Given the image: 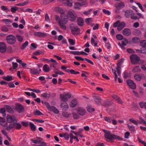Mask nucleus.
I'll return each instance as SVG.
<instances>
[{"label": "nucleus", "mask_w": 146, "mask_h": 146, "mask_svg": "<svg viewBox=\"0 0 146 146\" xmlns=\"http://www.w3.org/2000/svg\"><path fill=\"white\" fill-rule=\"evenodd\" d=\"M60 21L59 22V24L60 27L62 29L65 30L66 27L65 25L68 22V19L66 15L65 14L60 16Z\"/></svg>", "instance_id": "f257e3e1"}, {"label": "nucleus", "mask_w": 146, "mask_h": 146, "mask_svg": "<svg viewBox=\"0 0 146 146\" xmlns=\"http://www.w3.org/2000/svg\"><path fill=\"white\" fill-rule=\"evenodd\" d=\"M72 33L74 35H78L80 33V29L78 27L74 24H72L70 26Z\"/></svg>", "instance_id": "f03ea898"}, {"label": "nucleus", "mask_w": 146, "mask_h": 146, "mask_svg": "<svg viewBox=\"0 0 146 146\" xmlns=\"http://www.w3.org/2000/svg\"><path fill=\"white\" fill-rule=\"evenodd\" d=\"M6 40L8 44L13 45L16 42V38L15 36L12 35H9L7 36Z\"/></svg>", "instance_id": "7ed1b4c3"}, {"label": "nucleus", "mask_w": 146, "mask_h": 146, "mask_svg": "<svg viewBox=\"0 0 146 146\" xmlns=\"http://www.w3.org/2000/svg\"><path fill=\"white\" fill-rule=\"evenodd\" d=\"M71 96L70 94L64 92L62 94H60V98L61 100L66 102L68 100V99L70 98Z\"/></svg>", "instance_id": "20e7f679"}, {"label": "nucleus", "mask_w": 146, "mask_h": 146, "mask_svg": "<svg viewBox=\"0 0 146 146\" xmlns=\"http://www.w3.org/2000/svg\"><path fill=\"white\" fill-rule=\"evenodd\" d=\"M130 59L131 63L134 64L138 62L139 58L137 55L132 54L130 56Z\"/></svg>", "instance_id": "39448f33"}, {"label": "nucleus", "mask_w": 146, "mask_h": 146, "mask_svg": "<svg viewBox=\"0 0 146 146\" xmlns=\"http://www.w3.org/2000/svg\"><path fill=\"white\" fill-rule=\"evenodd\" d=\"M38 68L37 69L34 68L30 69V72L31 73L34 75H37L40 74L41 71V70L40 69V67L39 65H38Z\"/></svg>", "instance_id": "423d86ee"}, {"label": "nucleus", "mask_w": 146, "mask_h": 146, "mask_svg": "<svg viewBox=\"0 0 146 146\" xmlns=\"http://www.w3.org/2000/svg\"><path fill=\"white\" fill-rule=\"evenodd\" d=\"M127 83L128 85L131 89L134 90L136 88L135 84L131 80H127Z\"/></svg>", "instance_id": "0eeeda50"}, {"label": "nucleus", "mask_w": 146, "mask_h": 146, "mask_svg": "<svg viewBox=\"0 0 146 146\" xmlns=\"http://www.w3.org/2000/svg\"><path fill=\"white\" fill-rule=\"evenodd\" d=\"M7 120L8 122L11 123L13 122H16L17 120L14 116H12L11 115H7Z\"/></svg>", "instance_id": "6e6552de"}, {"label": "nucleus", "mask_w": 146, "mask_h": 146, "mask_svg": "<svg viewBox=\"0 0 146 146\" xmlns=\"http://www.w3.org/2000/svg\"><path fill=\"white\" fill-rule=\"evenodd\" d=\"M16 108L19 113H22L24 111L23 106L19 104H17L16 105Z\"/></svg>", "instance_id": "1a4fd4ad"}, {"label": "nucleus", "mask_w": 146, "mask_h": 146, "mask_svg": "<svg viewBox=\"0 0 146 146\" xmlns=\"http://www.w3.org/2000/svg\"><path fill=\"white\" fill-rule=\"evenodd\" d=\"M7 46L3 42H0V52L1 53H4L6 50Z\"/></svg>", "instance_id": "9d476101"}, {"label": "nucleus", "mask_w": 146, "mask_h": 146, "mask_svg": "<svg viewBox=\"0 0 146 146\" xmlns=\"http://www.w3.org/2000/svg\"><path fill=\"white\" fill-rule=\"evenodd\" d=\"M77 112L78 114L80 115L83 116L86 113V110L83 108L78 107L77 109Z\"/></svg>", "instance_id": "9b49d317"}, {"label": "nucleus", "mask_w": 146, "mask_h": 146, "mask_svg": "<svg viewBox=\"0 0 146 146\" xmlns=\"http://www.w3.org/2000/svg\"><path fill=\"white\" fill-rule=\"evenodd\" d=\"M114 134L111 135L110 132L109 131H108L104 134L105 138L110 140H112L114 139Z\"/></svg>", "instance_id": "f8f14e48"}, {"label": "nucleus", "mask_w": 146, "mask_h": 146, "mask_svg": "<svg viewBox=\"0 0 146 146\" xmlns=\"http://www.w3.org/2000/svg\"><path fill=\"white\" fill-rule=\"evenodd\" d=\"M115 6L116 9L119 10L124 7L125 4L123 2H121L117 3Z\"/></svg>", "instance_id": "ddd939ff"}, {"label": "nucleus", "mask_w": 146, "mask_h": 146, "mask_svg": "<svg viewBox=\"0 0 146 146\" xmlns=\"http://www.w3.org/2000/svg\"><path fill=\"white\" fill-rule=\"evenodd\" d=\"M94 100L95 103L98 105H101L102 104V99L99 96H95L94 97Z\"/></svg>", "instance_id": "4468645a"}, {"label": "nucleus", "mask_w": 146, "mask_h": 146, "mask_svg": "<svg viewBox=\"0 0 146 146\" xmlns=\"http://www.w3.org/2000/svg\"><path fill=\"white\" fill-rule=\"evenodd\" d=\"M86 4V2L85 1H82L81 3L76 2L75 3L74 7L76 9H80V6Z\"/></svg>", "instance_id": "2eb2a0df"}, {"label": "nucleus", "mask_w": 146, "mask_h": 146, "mask_svg": "<svg viewBox=\"0 0 146 146\" xmlns=\"http://www.w3.org/2000/svg\"><path fill=\"white\" fill-rule=\"evenodd\" d=\"M69 17L70 20L72 21H73L75 20L76 19V17L73 13L72 12L69 11L68 13Z\"/></svg>", "instance_id": "dca6fc26"}, {"label": "nucleus", "mask_w": 146, "mask_h": 146, "mask_svg": "<svg viewBox=\"0 0 146 146\" xmlns=\"http://www.w3.org/2000/svg\"><path fill=\"white\" fill-rule=\"evenodd\" d=\"M131 33V30L129 29L125 28L123 31V34L126 36L130 35Z\"/></svg>", "instance_id": "f3484780"}, {"label": "nucleus", "mask_w": 146, "mask_h": 146, "mask_svg": "<svg viewBox=\"0 0 146 146\" xmlns=\"http://www.w3.org/2000/svg\"><path fill=\"white\" fill-rule=\"evenodd\" d=\"M112 97L113 99L117 101L118 103L121 104H122L123 102L121 99L117 95H113L112 96Z\"/></svg>", "instance_id": "a211bd4d"}, {"label": "nucleus", "mask_w": 146, "mask_h": 146, "mask_svg": "<svg viewBox=\"0 0 146 146\" xmlns=\"http://www.w3.org/2000/svg\"><path fill=\"white\" fill-rule=\"evenodd\" d=\"M34 35L35 36L41 37H44L47 36L46 33L39 32H35L34 33Z\"/></svg>", "instance_id": "6ab92c4d"}, {"label": "nucleus", "mask_w": 146, "mask_h": 146, "mask_svg": "<svg viewBox=\"0 0 146 146\" xmlns=\"http://www.w3.org/2000/svg\"><path fill=\"white\" fill-rule=\"evenodd\" d=\"M31 141L34 143H38L40 144L42 141V139L40 137H37L36 139H31Z\"/></svg>", "instance_id": "aec40b11"}, {"label": "nucleus", "mask_w": 146, "mask_h": 146, "mask_svg": "<svg viewBox=\"0 0 146 146\" xmlns=\"http://www.w3.org/2000/svg\"><path fill=\"white\" fill-rule=\"evenodd\" d=\"M61 108L64 110H67L68 109V106L65 102L62 103L60 105Z\"/></svg>", "instance_id": "412c9836"}, {"label": "nucleus", "mask_w": 146, "mask_h": 146, "mask_svg": "<svg viewBox=\"0 0 146 146\" xmlns=\"http://www.w3.org/2000/svg\"><path fill=\"white\" fill-rule=\"evenodd\" d=\"M78 25L80 26H82L83 25L84 21L83 19L81 17H79L78 18L77 20Z\"/></svg>", "instance_id": "4be33fe9"}, {"label": "nucleus", "mask_w": 146, "mask_h": 146, "mask_svg": "<svg viewBox=\"0 0 146 146\" xmlns=\"http://www.w3.org/2000/svg\"><path fill=\"white\" fill-rule=\"evenodd\" d=\"M14 123H10V124L9 125H6L5 127V129H6L7 130H10L11 129L13 128L15 126V122H13Z\"/></svg>", "instance_id": "5701e85b"}, {"label": "nucleus", "mask_w": 146, "mask_h": 146, "mask_svg": "<svg viewBox=\"0 0 146 146\" xmlns=\"http://www.w3.org/2000/svg\"><path fill=\"white\" fill-rule=\"evenodd\" d=\"M0 124L2 126L5 127L7 125V123L5 121V119L0 117Z\"/></svg>", "instance_id": "b1692460"}, {"label": "nucleus", "mask_w": 146, "mask_h": 146, "mask_svg": "<svg viewBox=\"0 0 146 146\" xmlns=\"http://www.w3.org/2000/svg\"><path fill=\"white\" fill-rule=\"evenodd\" d=\"M125 24L124 22H120L119 26L117 27V30L119 31L121 30L125 27Z\"/></svg>", "instance_id": "393cba45"}, {"label": "nucleus", "mask_w": 146, "mask_h": 146, "mask_svg": "<svg viewBox=\"0 0 146 146\" xmlns=\"http://www.w3.org/2000/svg\"><path fill=\"white\" fill-rule=\"evenodd\" d=\"M125 16L127 18H128L130 15L133 13V11L130 10H127L125 12Z\"/></svg>", "instance_id": "a878e982"}, {"label": "nucleus", "mask_w": 146, "mask_h": 146, "mask_svg": "<svg viewBox=\"0 0 146 146\" xmlns=\"http://www.w3.org/2000/svg\"><path fill=\"white\" fill-rule=\"evenodd\" d=\"M77 102L76 99H74L70 102V106L71 107H74L76 105Z\"/></svg>", "instance_id": "bb28decb"}, {"label": "nucleus", "mask_w": 146, "mask_h": 146, "mask_svg": "<svg viewBox=\"0 0 146 146\" xmlns=\"http://www.w3.org/2000/svg\"><path fill=\"white\" fill-rule=\"evenodd\" d=\"M6 111L10 113H13L14 111L12 108L9 106L8 105H5V106Z\"/></svg>", "instance_id": "cd10ccee"}, {"label": "nucleus", "mask_w": 146, "mask_h": 146, "mask_svg": "<svg viewBox=\"0 0 146 146\" xmlns=\"http://www.w3.org/2000/svg\"><path fill=\"white\" fill-rule=\"evenodd\" d=\"M3 21L5 22L7 25L9 27L11 26L10 23L13 22V21L10 20L8 19H4L2 20Z\"/></svg>", "instance_id": "c85d7f7f"}, {"label": "nucleus", "mask_w": 146, "mask_h": 146, "mask_svg": "<svg viewBox=\"0 0 146 146\" xmlns=\"http://www.w3.org/2000/svg\"><path fill=\"white\" fill-rule=\"evenodd\" d=\"M63 3L65 5L71 7L72 5V3L69 0H66L63 1Z\"/></svg>", "instance_id": "c756f323"}, {"label": "nucleus", "mask_w": 146, "mask_h": 146, "mask_svg": "<svg viewBox=\"0 0 146 146\" xmlns=\"http://www.w3.org/2000/svg\"><path fill=\"white\" fill-rule=\"evenodd\" d=\"M66 72L68 73L70 72L72 74H79L80 72L78 71H75L73 69L70 70L69 69H66Z\"/></svg>", "instance_id": "7c9ffc66"}, {"label": "nucleus", "mask_w": 146, "mask_h": 146, "mask_svg": "<svg viewBox=\"0 0 146 146\" xmlns=\"http://www.w3.org/2000/svg\"><path fill=\"white\" fill-rule=\"evenodd\" d=\"M140 45L142 47L141 48H145V49L146 50V40H141L140 42Z\"/></svg>", "instance_id": "2f4dec72"}, {"label": "nucleus", "mask_w": 146, "mask_h": 146, "mask_svg": "<svg viewBox=\"0 0 146 146\" xmlns=\"http://www.w3.org/2000/svg\"><path fill=\"white\" fill-rule=\"evenodd\" d=\"M3 79L8 81H9L13 80L12 76L9 75L7 76H3Z\"/></svg>", "instance_id": "473e14b6"}, {"label": "nucleus", "mask_w": 146, "mask_h": 146, "mask_svg": "<svg viewBox=\"0 0 146 146\" xmlns=\"http://www.w3.org/2000/svg\"><path fill=\"white\" fill-rule=\"evenodd\" d=\"M50 110L52 111L54 113L56 114H58L59 113V111L54 106H52L51 109Z\"/></svg>", "instance_id": "72a5a7b5"}, {"label": "nucleus", "mask_w": 146, "mask_h": 146, "mask_svg": "<svg viewBox=\"0 0 146 146\" xmlns=\"http://www.w3.org/2000/svg\"><path fill=\"white\" fill-rule=\"evenodd\" d=\"M16 39L17 38L18 41L21 42H23V37L22 36L19 35H17L15 36Z\"/></svg>", "instance_id": "f704fd0d"}, {"label": "nucleus", "mask_w": 146, "mask_h": 146, "mask_svg": "<svg viewBox=\"0 0 146 146\" xmlns=\"http://www.w3.org/2000/svg\"><path fill=\"white\" fill-rule=\"evenodd\" d=\"M127 44L125 43L123 41H122L121 44L120 42L118 43V44L122 49H125V48L124 47V46H126L127 45Z\"/></svg>", "instance_id": "c9c22d12"}, {"label": "nucleus", "mask_w": 146, "mask_h": 146, "mask_svg": "<svg viewBox=\"0 0 146 146\" xmlns=\"http://www.w3.org/2000/svg\"><path fill=\"white\" fill-rule=\"evenodd\" d=\"M43 70L45 72H48L50 71L48 66L46 64H44L43 66Z\"/></svg>", "instance_id": "e433bc0d"}, {"label": "nucleus", "mask_w": 146, "mask_h": 146, "mask_svg": "<svg viewBox=\"0 0 146 146\" xmlns=\"http://www.w3.org/2000/svg\"><path fill=\"white\" fill-rule=\"evenodd\" d=\"M144 49L145 48H141L140 50L139 49H136V51L139 53H144L146 54V50H144Z\"/></svg>", "instance_id": "4c0bfd02"}, {"label": "nucleus", "mask_w": 146, "mask_h": 146, "mask_svg": "<svg viewBox=\"0 0 146 146\" xmlns=\"http://www.w3.org/2000/svg\"><path fill=\"white\" fill-rule=\"evenodd\" d=\"M123 74V78L125 79H126L127 78H129L130 76V73L127 72L126 71H125L124 72Z\"/></svg>", "instance_id": "58836bf2"}, {"label": "nucleus", "mask_w": 146, "mask_h": 146, "mask_svg": "<svg viewBox=\"0 0 146 146\" xmlns=\"http://www.w3.org/2000/svg\"><path fill=\"white\" fill-rule=\"evenodd\" d=\"M50 92L47 93V92L41 94L42 97L44 98H49L50 96Z\"/></svg>", "instance_id": "ea45409f"}, {"label": "nucleus", "mask_w": 146, "mask_h": 146, "mask_svg": "<svg viewBox=\"0 0 146 146\" xmlns=\"http://www.w3.org/2000/svg\"><path fill=\"white\" fill-rule=\"evenodd\" d=\"M141 70L139 67L138 66L135 67L132 70V71L134 72H139Z\"/></svg>", "instance_id": "a19ab883"}, {"label": "nucleus", "mask_w": 146, "mask_h": 146, "mask_svg": "<svg viewBox=\"0 0 146 146\" xmlns=\"http://www.w3.org/2000/svg\"><path fill=\"white\" fill-rule=\"evenodd\" d=\"M134 77L136 80L139 81L141 80L142 76L141 75L136 74L135 75Z\"/></svg>", "instance_id": "79ce46f5"}, {"label": "nucleus", "mask_w": 146, "mask_h": 146, "mask_svg": "<svg viewBox=\"0 0 146 146\" xmlns=\"http://www.w3.org/2000/svg\"><path fill=\"white\" fill-rule=\"evenodd\" d=\"M29 125L32 131H35L36 130V127L33 123L30 122Z\"/></svg>", "instance_id": "37998d69"}, {"label": "nucleus", "mask_w": 146, "mask_h": 146, "mask_svg": "<svg viewBox=\"0 0 146 146\" xmlns=\"http://www.w3.org/2000/svg\"><path fill=\"white\" fill-rule=\"evenodd\" d=\"M86 109L89 112H92L95 111V109L92 108L90 106H88L86 107Z\"/></svg>", "instance_id": "c03bdc74"}, {"label": "nucleus", "mask_w": 146, "mask_h": 146, "mask_svg": "<svg viewBox=\"0 0 146 146\" xmlns=\"http://www.w3.org/2000/svg\"><path fill=\"white\" fill-rule=\"evenodd\" d=\"M139 105L141 108H142L144 107L146 109V102H141L139 103Z\"/></svg>", "instance_id": "a18cd8bd"}, {"label": "nucleus", "mask_w": 146, "mask_h": 146, "mask_svg": "<svg viewBox=\"0 0 146 146\" xmlns=\"http://www.w3.org/2000/svg\"><path fill=\"white\" fill-rule=\"evenodd\" d=\"M18 8V7H16L12 6L11 8V10L12 13H15Z\"/></svg>", "instance_id": "49530a36"}, {"label": "nucleus", "mask_w": 146, "mask_h": 146, "mask_svg": "<svg viewBox=\"0 0 146 146\" xmlns=\"http://www.w3.org/2000/svg\"><path fill=\"white\" fill-rule=\"evenodd\" d=\"M1 9L5 12H9L10 11V9H8L6 6L3 5L1 6Z\"/></svg>", "instance_id": "de8ad7c7"}, {"label": "nucleus", "mask_w": 146, "mask_h": 146, "mask_svg": "<svg viewBox=\"0 0 146 146\" xmlns=\"http://www.w3.org/2000/svg\"><path fill=\"white\" fill-rule=\"evenodd\" d=\"M34 114L35 115H43V114L39 110H36L34 112Z\"/></svg>", "instance_id": "09e8293b"}, {"label": "nucleus", "mask_w": 146, "mask_h": 146, "mask_svg": "<svg viewBox=\"0 0 146 146\" xmlns=\"http://www.w3.org/2000/svg\"><path fill=\"white\" fill-rule=\"evenodd\" d=\"M104 119L106 121L110 123L112 120V118L111 117H105Z\"/></svg>", "instance_id": "8fccbe9b"}, {"label": "nucleus", "mask_w": 146, "mask_h": 146, "mask_svg": "<svg viewBox=\"0 0 146 146\" xmlns=\"http://www.w3.org/2000/svg\"><path fill=\"white\" fill-rule=\"evenodd\" d=\"M129 130L132 132H134L135 131L134 127L133 125H130L127 124Z\"/></svg>", "instance_id": "3c124183"}, {"label": "nucleus", "mask_w": 146, "mask_h": 146, "mask_svg": "<svg viewBox=\"0 0 146 146\" xmlns=\"http://www.w3.org/2000/svg\"><path fill=\"white\" fill-rule=\"evenodd\" d=\"M73 118L74 119H77L79 118V115L76 113L73 112L72 113Z\"/></svg>", "instance_id": "603ef678"}, {"label": "nucleus", "mask_w": 146, "mask_h": 146, "mask_svg": "<svg viewBox=\"0 0 146 146\" xmlns=\"http://www.w3.org/2000/svg\"><path fill=\"white\" fill-rule=\"evenodd\" d=\"M116 38L119 40H122L123 39V36L121 34H117L116 35Z\"/></svg>", "instance_id": "864d4df0"}, {"label": "nucleus", "mask_w": 146, "mask_h": 146, "mask_svg": "<svg viewBox=\"0 0 146 146\" xmlns=\"http://www.w3.org/2000/svg\"><path fill=\"white\" fill-rule=\"evenodd\" d=\"M56 70H57V69H54V72L55 74L59 75H63L64 74V73L62 71H56Z\"/></svg>", "instance_id": "5fc2aeb1"}, {"label": "nucleus", "mask_w": 146, "mask_h": 146, "mask_svg": "<svg viewBox=\"0 0 146 146\" xmlns=\"http://www.w3.org/2000/svg\"><path fill=\"white\" fill-rule=\"evenodd\" d=\"M92 21V18H88L86 19L85 22L88 24H89Z\"/></svg>", "instance_id": "6e6d98bb"}, {"label": "nucleus", "mask_w": 146, "mask_h": 146, "mask_svg": "<svg viewBox=\"0 0 146 146\" xmlns=\"http://www.w3.org/2000/svg\"><path fill=\"white\" fill-rule=\"evenodd\" d=\"M129 121L136 125H138L137 122L133 119H129Z\"/></svg>", "instance_id": "4d7b16f0"}, {"label": "nucleus", "mask_w": 146, "mask_h": 146, "mask_svg": "<svg viewBox=\"0 0 146 146\" xmlns=\"http://www.w3.org/2000/svg\"><path fill=\"white\" fill-rule=\"evenodd\" d=\"M70 53L75 55H80V52L78 51H71L70 52Z\"/></svg>", "instance_id": "13d9d810"}, {"label": "nucleus", "mask_w": 146, "mask_h": 146, "mask_svg": "<svg viewBox=\"0 0 146 146\" xmlns=\"http://www.w3.org/2000/svg\"><path fill=\"white\" fill-rule=\"evenodd\" d=\"M28 44V42L27 41H26L25 42L23 43L22 44L21 49L22 50H23Z\"/></svg>", "instance_id": "bf43d9fd"}, {"label": "nucleus", "mask_w": 146, "mask_h": 146, "mask_svg": "<svg viewBox=\"0 0 146 146\" xmlns=\"http://www.w3.org/2000/svg\"><path fill=\"white\" fill-rule=\"evenodd\" d=\"M68 41L71 45H73L75 44V41L72 39L70 38L68 39Z\"/></svg>", "instance_id": "052dcab7"}, {"label": "nucleus", "mask_w": 146, "mask_h": 146, "mask_svg": "<svg viewBox=\"0 0 146 146\" xmlns=\"http://www.w3.org/2000/svg\"><path fill=\"white\" fill-rule=\"evenodd\" d=\"M62 114L63 116L66 117H69L70 115V114L66 111L63 112L62 113Z\"/></svg>", "instance_id": "680f3d73"}, {"label": "nucleus", "mask_w": 146, "mask_h": 146, "mask_svg": "<svg viewBox=\"0 0 146 146\" xmlns=\"http://www.w3.org/2000/svg\"><path fill=\"white\" fill-rule=\"evenodd\" d=\"M58 11L62 15L64 14V11L62 8L60 7L58 8Z\"/></svg>", "instance_id": "e2e57ef3"}, {"label": "nucleus", "mask_w": 146, "mask_h": 146, "mask_svg": "<svg viewBox=\"0 0 146 146\" xmlns=\"http://www.w3.org/2000/svg\"><path fill=\"white\" fill-rule=\"evenodd\" d=\"M15 126H16V128L17 129H19L21 128V126L19 123H17L16 122H15Z\"/></svg>", "instance_id": "0e129e2a"}, {"label": "nucleus", "mask_w": 146, "mask_h": 146, "mask_svg": "<svg viewBox=\"0 0 146 146\" xmlns=\"http://www.w3.org/2000/svg\"><path fill=\"white\" fill-rule=\"evenodd\" d=\"M28 2H24L23 3H21L16 4L17 6H23L27 4L28 3Z\"/></svg>", "instance_id": "69168bd1"}, {"label": "nucleus", "mask_w": 146, "mask_h": 146, "mask_svg": "<svg viewBox=\"0 0 146 146\" xmlns=\"http://www.w3.org/2000/svg\"><path fill=\"white\" fill-rule=\"evenodd\" d=\"M44 104L46 106L48 109L50 110L51 108V106H50L49 103L45 102H44Z\"/></svg>", "instance_id": "338daca9"}, {"label": "nucleus", "mask_w": 146, "mask_h": 146, "mask_svg": "<svg viewBox=\"0 0 146 146\" xmlns=\"http://www.w3.org/2000/svg\"><path fill=\"white\" fill-rule=\"evenodd\" d=\"M120 23V21H118L116 22H115L113 24V27H116L119 26V23Z\"/></svg>", "instance_id": "774afa93"}]
</instances>
